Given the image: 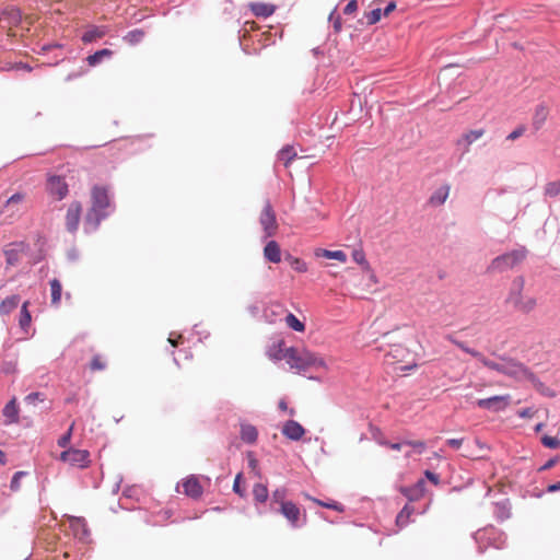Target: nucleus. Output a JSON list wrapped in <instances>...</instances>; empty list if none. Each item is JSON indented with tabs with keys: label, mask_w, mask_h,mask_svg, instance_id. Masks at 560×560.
Listing matches in <instances>:
<instances>
[{
	"label": "nucleus",
	"mask_w": 560,
	"mask_h": 560,
	"mask_svg": "<svg viewBox=\"0 0 560 560\" xmlns=\"http://www.w3.org/2000/svg\"><path fill=\"white\" fill-rule=\"evenodd\" d=\"M115 208L109 189L106 186L94 185L91 189V207L83 222L84 232L86 234L96 232L101 222L114 213Z\"/></svg>",
	"instance_id": "1"
},
{
	"label": "nucleus",
	"mask_w": 560,
	"mask_h": 560,
	"mask_svg": "<svg viewBox=\"0 0 560 560\" xmlns=\"http://www.w3.org/2000/svg\"><path fill=\"white\" fill-rule=\"evenodd\" d=\"M282 358L292 368L299 371H307L310 368H324L325 362L322 358L307 351L294 347L285 348Z\"/></svg>",
	"instance_id": "2"
},
{
	"label": "nucleus",
	"mask_w": 560,
	"mask_h": 560,
	"mask_svg": "<svg viewBox=\"0 0 560 560\" xmlns=\"http://www.w3.org/2000/svg\"><path fill=\"white\" fill-rule=\"evenodd\" d=\"M527 255V248L523 245H518L516 248L493 258L489 266V270L504 272L521 264Z\"/></svg>",
	"instance_id": "3"
},
{
	"label": "nucleus",
	"mask_w": 560,
	"mask_h": 560,
	"mask_svg": "<svg viewBox=\"0 0 560 560\" xmlns=\"http://www.w3.org/2000/svg\"><path fill=\"white\" fill-rule=\"evenodd\" d=\"M474 539L478 545V552L482 553L486 548L490 546L495 549L503 548L505 546L506 535L502 530L493 526H489L478 529L474 534Z\"/></svg>",
	"instance_id": "4"
},
{
	"label": "nucleus",
	"mask_w": 560,
	"mask_h": 560,
	"mask_svg": "<svg viewBox=\"0 0 560 560\" xmlns=\"http://www.w3.org/2000/svg\"><path fill=\"white\" fill-rule=\"evenodd\" d=\"M501 360L504 361L503 375L513 377L517 381H529L533 384L538 382L536 375L523 363L506 357H501Z\"/></svg>",
	"instance_id": "5"
},
{
	"label": "nucleus",
	"mask_w": 560,
	"mask_h": 560,
	"mask_svg": "<svg viewBox=\"0 0 560 560\" xmlns=\"http://www.w3.org/2000/svg\"><path fill=\"white\" fill-rule=\"evenodd\" d=\"M259 223L264 231V240L276 235L278 230V222L276 212L272 209L270 201H266L259 215Z\"/></svg>",
	"instance_id": "6"
},
{
	"label": "nucleus",
	"mask_w": 560,
	"mask_h": 560,
	"mask_svg": "<svg viewBox=\"0 0 560 560\" xmlns=\"http://www.w3.org/2000/svg\"><path fill=\"white\" fill-rule=\"evenodd\" d=\"M60 459L78 468H85L90 464V453L85 450L69 448L60 454Z\"/></svg>",
	"instance_id": "7"
},
{
	"label": "nucleus",
	"mask_w": 560,
	"mask_h": 560,
	"mask_svg": "<svg viewBox=\"0 0 560 560\" xmlns=\"http://www.w3.org/2000/svg\"><path fill=\"white\" fill-rule=\"evenodd\" d=\"M46 189L50 196L57 200H62L69 192L68 184L65 178L59 175H49L47 178Z\"/></svg>",
	"instance_id": "8"
},
{
	"label": "nucleus",
	"mask_w": 560,
	"mask_h": 560,
	"mask_svg": "<svg viewBox=\"0 0 560 560\" xmlns=\"http://www.w3.org/2000/svg\"><path fill=\"white\" fill-rule=\"evenodd\" d=\"M276 512L282 514L293 528L302 527L305 524V520L301 522L300 509L292 501L283 503Z\"/></svg>",
	"instance_id": "9"
},
{
	"label": "nucleus",
	"mask_w": 560,
	"mask_h": 560,
	"mask_svg": "<svg viewBox=\"0 0 560 560\" xmlns=\"http://www.w3.org/2000/svg\"><path fill=\"white\" fill-rule=\"evenodd\" d=\"M510 396L497 395L488 398H481L476 401V405L481 409H487L493 412L502 411L509 405Z\"/></svg>",
	"instance_id": "10"
},
{
	"label": "nucleus",
	"mask_w": 560,
	"mask_h": 560,
	"mask_svg": "<svg viewBox=\"0 0 560 560\" xmlns=\"http://www.w3.org/2000/svg\"><path fill=\"white\" fill-rule=\"evenodd\" d=\"M82 206L79 201H73L69 205L66 214V228L70 233H75L79 228L81 219Z\"/></svg>",
	"instance_id": "11"
},
{
	"label": "nucleus",
	"mask_w": 560,
	"mask_h": 560,
	"mask_svg": "<svg viewBox=\"0 0 560 560\" xmlns=\"http://www.w3.org/2000/svg\"><path fill=\"white\" fill-rule=\"evenodd\" d=\"M70 528L77 539L86 541L90 537V529L83 517L70 516Z\"/></svg>",
	"instance_id": "12"
},
{
	"label": "nucleus",
	"mask_w": 560,
	"mask_h": 560,
	"mask_svg": "<svg viewBox=\"0 0 560 560\" xmlns=\"http://www.w3.org/2000/svg\"><path fill=\"white\" fill-rule=\"evenodd\" d=\"M108 32L109 27L106 25H89L86 31L82 34L81 40L84 44H91L103 38Z\"/></svg>",
	"instance_id": "13"
},
{
	"label": "nucleus",
	"mask_w": 560,
	"mask_h": 560,
	"mask_svg": "<svg viewBox=\"0 0 560 560\" xmlns=\"http://www.w3.org/2000/svg\"><path fill=\"white\" fill-rule=\"evenodd\" d=\"M281 433L291 441H299L305 433L304 428L295 420H288L283 423Z\"/></svg>",
	"instance_id": "14"
},
{
	"label": "nucleus",
	"mask_w": 560,
	"mask_h": 560,
	"mask_svg": "<svg viewBox=\"0 0 560 560\" xmlns=\"http://www.w3.org/2000/svg\"><path fill=\"white\" fill-rule=\"evenodd\" d=\"M2 415L4 417V424L10 425L19 423V406L16 404L15 397H13L5 404V406L2 409Z\"/></svg>",
	"instance_id": "15"
},
{
	"label": "nucleus",
	"mask_w": 560,
	"mask_h": 560,
	"mask_svg": "<svg viewBox=\"0 0 560 560\" xmlns=\"http://www.w3.org/2000/svg\"><path fill=\"white\" fill-rule=\"evenodd\" d=\"M264 257L266 260L272 264H278L281 261V249L276 241L271 240L267 242L264 247Z\"/></svg>",
	"instance_id": "16"
},
{
	"label": "nucleus",
	"mask_w": 560,
	"mask_h": 560,
	"mask_svg": "<svg viewBox=\"0 0 560 560\" xmlns=\"http://www.w3.org/2000/svg\"><path fill=\"white\" fill-rule=\"evenodd\" d=\"M493 505V515L497 521L504 522L511 517V503L509 499L498 501Z\"/></svg>",
	"instance_id": "17"
},
{
	"label": "nucleus",
	"mask_w": 560,
	"mask_h": 560,
	"mask_svg": "<svg viewBox=\"0 0 560 560\" xmlns=\"http://www.w3.org/2000/svg\"><path fill=\"white\" fill-rule=\"evenodd\" d=\"M451 186L448 184L441 185L430 196L429 203L434 207L442 206L448 198Z\"/></svg>",
	"instance_id": "18"
},
{
	"label": "nucleus",
	"mask_w": 560,
	"mask_h": 560,
	"mask_svg": "<svg viewBox=\"0 0 560 560\" xmlns=\"http://www.w3.org/2000/svg\"><path fill=\"white\" fill-rule=\"evenodd\" d=\"M183 487L185 494L192 499H197L202 494V487L194 476L184 480Z\"/></svg>",
	"instance_id": "19"
},
{
	"label": "nucleus",
	"mask_w": 560,
	"mask_h": 560,
	"mask_svg": "<svg viewBox=\"0 0 560 560\" xmlns=\"http://www.w3.org/2000/svg\"><path fill=\"white\" fill-rule=\"evenodd\" d=\"M249 7L253 14L257 18L267 19L276 11V5L265 2H253Z\"/></svg>",
	"instance_id": "20"
},
{
	"label": "nucleus",
	"mask_w": 560,
	"mask_h": 560,
	"mask_svg": "<svg viewBox=\"0 0 560 560\" xmlns=\"http://www.w3.org/2000/svg\"><path fill=\"white\" fill-rule=\"evenodd\" d=\"M253 497L256 505L266 503L269 497L267 486L262 483H255L253 487ZM257 510L259 514L264 513V511L259 506H257Z\"/></svg>",
	"instance_id": "21"
},
{
	"label": "nucleus",
	"mask_w": 560,
	"mask_h": 560,
	"mask_svg": "<svg viewBox=\"0 0 560 560\" xmlns=\"http://www.w3.org/2000/svg\"><path fill=\"white\" fill-rule=\"evenodd\" d=\"M21 298L19 294H12L10 296H7L1 303H0V315L5 316L12 313L20 304Z\"/></svg>",
	"instance_id": "22"
},
{
	"label": "nucleus",
	"mask_w": 560,
	"mask_h": 560,
	"mask_svg": "<svg viewBox=\"0 0 560 560\" xmlns=\"http://www.w3.org/2000/svg\"><path fill=\"white\" fill-rule=\"evenodd\" d=\"M241 439L247 444H254L258 438V431L255 425L249 423L241 424Z\"/></svg>",
	"instance_id": "23"
},
{
	"label": "nucleus",
	"mask_w": 560,
	"mask_h": 560,
	"mask_svg": "<svg viewBox=\"0 0 560 560\" xmlns=\"http://www.w3.org/2000/svg\"><path fill=\"white\" fill-rule=\"evenodd\" d=\"M523 288H524V278L523 277L515 278V280L513 281L511 292L509 294V299H508V301L510 303H512L514 306H515V301H521L523 299L522 298Z\"/></svg>",
	"instance_id": "24"
},
{
	"label": "nucleus",
	"mask_w": 560,
	"mask_h": 560,
	"mask_svg": "<svg viewBox=\"0 0 560 560\" xmlns=\"http://www.w3.org/2000/svg\"><path fill=\"white\" fill-rule=\"evenodd\" d=\"M547 116H548V109L547 107L544 105V104H539L537 105L536 109H535V114H534V117H533V128L537 131L539 130L546 119H547Z\"/></svg>",
	"instance_id": "25"
},
{
	"label": "nucleus",
	"mask_w": 560,
	"mask_h": 560,
	"mask_svg": "<svg viewBox=\"0 0 560 560\" xmlns=\"http://www.w3.org/2000/svg\"><path fill=\"white\" fill-rule=\"evenodd\" d=\"M287 489L284 487L277 488L271 494L270 511L276 512L283 503H287Z\"/></svg>",
	"instance_id": "26"
},
{
	"label": "nucleus",
	"mask_w": 560,
	"mask_h": 560,
	"mask_svg": "<svg viewBox=\"0 0 560 560\" xmlns=\"http://www.w3.org/2000/svg\"><path fill=\"white\" fill-rule=\"evenodd\" d=\"M113 54V50L108 48L100 49L86 58L88 65L95 67L101 63L104 58H110Z\"/></svg>",
	"instance_id": "27"
},
{
	"label": "nucleus",
	"mask_w": 560,
	"mask_h": 560,
	"mask_svg": "<svg viewBox=\"0 0 560 560\" xmlns=\"http://www.w3.org/2000/svg\"><path fill=\"white\" fill-rule=\"evenodd\" d=\"M298 153L293 145H284L278 152V160L288 166L295 158Z\"/></svg>",
	"instance_id": "28"
},
{
	"label": "nucleus",
	"mask_w": 560,
	"mask_h": 560,
	"mask_svg": "<svg viewBox=\"0 0 560 560\" xmlns=\"http://www.w3.org/2000/svg\"><path fill=\"white\" fill-rule=\"evenodd\" d=\"M416 513L415 506L410 504H406L402 510L398 513L396 517V524L399 527H404L409 523V517L411 514Z\"/></svg>",
	"instance_id": "29"
},
{
	"label": "nucleus",
	"mask_w": 560,
	"mask_h": 560,
	"mask_svg": "<svg viewBox=\"0 0 560 560\" xmlns=\"http://www.w3.org/2000/svg\"><path fill=\"white\" fill-rule=\"evenodd\" d=\"M144 37V32L140 28L129 31L125 36L124 40L129 45L133 46L139 44Z\"/></svg>",
	"instance_id": "30"
},
{
	"label": "nucleus",
	"mask_w": 560,
	"mask_h": 560,
	"mask_svg": "<svg viewBox=\"0 0 560 560\" xmlns=\"http://www.w3.org/2000/svg\"><path fill=\"white\" fill-rule=\"evenodd\" d=\"M49 284H50V291H51V303L59 304V302L61 300V291H62L61 283L58 279L55 278L49 281Z\"/></svg>",
	"instance_id": "31"
},
{
	"label": "nucleus",
	"mask_w": 560,
	"mask_h": 560,
	"mask_svg": "<svg viewBox=\"0 0 560 560\" xmlns=\"http://www.w3.org/2000/svg\"><path fill=\"white\" fill-rule=\"evenodd\" d=\"M27 307H28V302H24L21 306V312H20L19 325L23 330H25L30 326L31 320H32L31 313L28 312Z\"/></svg>",
	"instance_id": "32"
},
{
	"label": "nucleus",
	"mask_w": 560,
	"mask_h": 560,
	"mask_svg": "<svg viewBox=\"0 0 560 560\" xmlns=\"http://www.w3.org/2000/svg\"><path fill=\"white\" fill-rule=\"evenodd\" d=\"M285 323L294 331L302 332L305 329V325L292 313L285 315Z\"/></svg>",
	"instance_id": "33"
},
{
	"label": "nucleus",
	"mask_w": 560,
	"mask_h": 560,
	"mask_svg": "<svg viewBox=\"0 0 560 560\" xmlns=\"http://www.w3.org/2000/svg\"><path fill=\"white\" fill-rule=\"evenodd\" d=\"M483 133V129L470 130L463 136V139L458 141V144H460V142L464 141L466 143V147H469L471 143L481 138Z\"/></svg>",
	"instance_id": "34"
},
{
	"label": "nucleus",
	"mask_w": 560,
	"mask_h": 560,
	"mask_svg": "<svg viewBox=\"0 0 560 560\" xmlns=\"http://www.w3.org/2000/svg\"><path fill=\"white\" fill-rule=\"evenodd\" d=\"M320 255L328 259H335V260H338L341 262L347 261V254L340 249H337V250L323 249Z\"/></svg>",
	"instance_id": "35"
},
{
	"label": "nucleus",
	"mask_w": 560,
	"mask_h": 560,
	"mask_svg": "<svg viewBox=\"0 0 560 560\" xmlns=\"http://www.w3.org/2000/svg\"><path fill=\"white\" fill-rule=\"evenodd\" d=\"M407 354L408 350L405 347L395 345L388 351L387 357L393 358L395 361H401Z\"/></svg>",
	"instance_id": "36"
},
{
	"label": "nucleus",
	"mask_w": 560,
	"mask_h": 560,
	"mask_svg": "<svg viewBox=\"0 0 560 560\" xmlns=\"http://www.w3.org/2000/svg\"><path fill=\"white\" fill-rule=\"evenodd\" d=\"M400 492L402 495H405L409 502L418 501L422 498L420 493H418V490L415 489L413 486L410 487H401Z\"/></svg>",
	"instance_id": "37"
},
{
	"label": "nucleus",
	"mask_w": 560,
	"mask_h": 560,
	"mask_svg": "<svg viewBox=\"0 0 560 560\" xmlns=\"http://www.w3.org/2000/svg\"><path fill=\"white\" fill-rule=\"evenodd\" d=\"M536 305V300L534 298H528L526 301H515V307L524 313H529L534 310Z\"/></svg>",
	"instance_id": "38"
},
{
	"label": "nucleus",
	"mask_w": 560,
	"mask_h": 560,
	"mask_svg": "<svg viewBox=\"0 0 560 560\" xmlns=\"http://www.w3.org/2000/svg\"><path fill=\"white\" fill-rule=\"evenodd\" d=\"M560 194V180L549 182L545 186V196L555 198Z\"/></svg>",
	"instance_id": "39"
},
{
	"label": "nucleus",
	"mask_w": 560,
	"mask_h": 560,
	"mask_svg": "<svg viewBox=\"0 0 560 560\" xmlns=\"http://www.w3.org/2000/svg\"><path fill=\"white\" fill-rule=\"evenodd\" d=\"M281 312H282L281 305L277 304V305L271 306L270 308H265L264 313H262V317L266 322L273 323L275 319L271 318L270 316H276Z\"/></svg>",
	"instance_id": "40"
},
{
	"label": "nucleus",
	"mask_w": 560,
	"mask_h": 560,
	"mask_svg": "<svg viewBox=\"0 0 560 560\" xmlns=\"http://www.w3.org/2000/svg\"><path fill=\"white\" fill-rule=\"evenodd\" d=\"M315 503H317L318 505L320 506H324L326 509H330V510H335L337 512H343L345 511V506L339 503V502H336V501H332V502H324L322 500H318V499H312Z\"/></svg>",
	"instance_id": "41"
},
{
	"label": "nucleus",
	"mask_w": 560,
	"mask_h": 560,
	"mask_svg": "<svg viewBox=\"0 0 560 560\" xmlns=\"http://www.w3.org/2000/svg\"><path fill=\"white\" fill-rule=\"evenodd\" d=\"M541 444L545 447L555 450L560 447V440L557 436L544 435L541 438Z\"/></svg>",
	"instance_id": "42"
},
{
	"label": "nucleus",
	"mask_w": 560,
	"mask_h": 560,
	"mask_svg": "<svg viewBox=\"0 0 560 560\" xmlns=\"http://www.w3.org/2000/svg\"><path fill=\"white\" fill-rule=\"evenodd\" d=\"M406 445L412 447L413 452L418 455H421L424 453L427 445L422 441H411V440H405Z\"/></svg>",
	"instance_id": "43"
},
{
	"label": "nucleus",
	"mask_w": 560,
	"mask_h": 560,
	"mask_svg": "<svg viewBox=\"0 0 560 560\" xmlns=\"http://www.w3.org/2000/svg\"><path fill=\"white\" fill-rule=\"evenodd\" d=\"M45 400V395L40 392H33V393H30L28 395L25 396L24 398V401L27 404V405H36V402L38 401H44Z\"/></svg>",
	"instance_id": "44"
},
{
	"label": "nucleus",
	"mask_w": 560,
	"mask_h": 560,
	"mask_svg": "<svg viewBox=\"0 0 560 560\" xmlns=\"http://www.w3.org/2000/svg\"><path fill=\"white\" fill-rule=\"evenodd\" d=\"M370 431L372 433L373 439L375 442L381 446H386L388 444V441L383 436V433L378 428L370 427Z\"/></svg>",
	"instance_id": "45"
},
{
	"label": "nucleus",
	"mask_w": 560,
	"mask_h": 560,
	"mask_svg": "<svg viewBox=\"0 0 560 560\" xmlns=\"http://www.w3.org/2000/svg\"><path fill=\"white\" fill-rule=\"evenodd\" d=\"M382 18V9L376 8L366 13V20L369 25L376 24Z\"/></svg>",
	"instance_id": "46"
},
{
	"label": "nucleus",
	"mask_w": 560,
	"mask_h": 560,
	"mask_svg": "<svg viewBox=\"0 0 560 560\" xmlns=\"http://www.w3.org/2000/svg\"><path fill=\"white\" fill-rule=\"evenodd\" d=\"M5 261L10 266H14L19 262V252L16 249L4 250Z\"/></svg>",
	"instance_id": "47"
},
{
	"label": "nucleus",
	"mask_w": 560,
	"mask_h": 560,
	"mask_svg": "<svg viewBox=\"0 0 560 560\" xmlns=\"http://www.w3.org/2000/svg\"><path fill=\"white\" fill-rule=\"evenodd\" d=\"M329 22L332 23L335 32H340L342 24H341V16L337 14L336 9L331 11L329 14Z\"/></svg>",
	"instance_id": "48"
},
{
	"label": "nucleus",
	"mask_w": 560,
	"mask_h": 560,
	"mask_svg": "<svg viewBox=\"0 0 560 560\" xmlns=\"http://www.w3.org/2000/svg\"><path fill=\"white\" fill-rule=\"evenodd\" d=\"M25 475H26V472L21 471V470L14 472V475L12 476L11 481H10V489L12 491H18L20 489V480Z\"/></svg>",
	"instance_id": "49"
},
{
	"label": "nucleus",
	"mask_w": 560,
	"mask_h": 560,
	"mask_svg": "<svg viewBox=\"0 0 560 560\" xmlns=\"http://www.w3.org/2000/svg\"><path fill=\"white\" fill-rule=\"evenodd\" d=\"M72 428L73 425H71L68 431L58 439V445L60 447H67L69 445L72 435Z\"/></svg>",
	"instance_id": "50"
},
{
	"label": "nucleus",
	"mask_w": 560,
	"mask_h": 560,
	"mask_svg": "<svg viewBox=\"0 0 560 560\" xmlns=\"http://www.w3.org/2000/svg\"><path fill=\"white\" fill-rule=\"evenodd\" d=\"M457 347L462 349L464 352L470 354L471 357L478 359L481 358V352L468 347L465 342L460 341V343H457Z\"/></svg>",
	"instance_id": "51"
},
{
	"label": "nucleus",
	"mask_w": 560,
	"mask_h": 560,
	"mask_svg": "<svg viewBox=\"0 0 560 560\" xmlns=\"http://www.w3.org/2000/svg\"><path fill=\"white\" fill-rule=\"evenodd\" d=\"M90 368L93 371H102L106 368V364L104 362H102V360L98 355H94L90 363Z\"/></svg>",
	"instance_id": "52"
},
{
	"label": "nucleus",
	"mask_w": 560,
	"mask_h": 560,
	"mask_svg": "<svg viewBox=\"0 0 560 560\" xmlns=\"http://www.w3.org/2000/svg\"><path fill=\"white\" fill-rule=\"evenodd\" d=\"M242 474H237L233 483V491L240 497H245V490L241 487Z\"/></svg>",
	"instance_id": "53"
},
{
	"label": "nucleus",
	"mask_w": 560,
	"mask_h": 560,
	"mask_svg": "<svg viewBox=\"0 0 560 560\" xmlns=\"http://www.w3.org/2000/svg\"><path fill=\"white\" fill-rule=\"evenodd\" d=\"M4 374H12L16 371V363L13 361H4L1 366Z\"/></svg>",
	"instance_id": "54"
},
{
	"label": "nucleus",
	"mask_w": 560,
	"mask_h": 560,
	"mask_svg": "<svg viewBox=\"0 0 560 560\" xmlns=\"http://www.w3.org/2000/svg\"><path fill=\"white\" fill-rule=\"evenodd\" d=\"M526 128L525 126H520L516 129H514L512 132H510L506 137L508 140L514 141L518 139L521 136L524 135Z\"/></svg>",
	"instance_id": "55"
},
{
	"label": "nucleus",
	"mask_w": 560,
	"mask_h": 560,
	"mask_svg": "<svg viewBox=\"0 0 560 560\" xmlns=\"http://www.w3.org/2000/svg\"><path fill=\"white\" fill-rule=\"evenodd\" d=\"M247 311L255 318L262 317L261 310H260V306L258 305V303H253V304L248 305Z\"/></svg>",
	"instance_id": "56"
},
{
	"label": "nucleus",
	"mask_w": 560,
	"mask_h": 560,
	"mask_svg": "<svg viewBox=\"0 0 560 560\" xmlns=\"http://www.w3.org/2000/svg\"><path fill=\"white\" fill-rule=\"evenodd\" d=\"M292 266H294V269L299 272H306L307 271V265L304 260L300 258H294Z\"/></svg>",
	"instance_id": "57"
},
{
	"label": "nucleus",
	"mask_w": 560,
	"mask_h": 560,
	"mask_svg": "<svg viewBox=\"0 0 560 560\" xmlns=\"http://www.w3.org/2000/svg\"><path fill=\"white\" fill-rule=\"evenodd\" d=\"M358 9V2L357 0H350L346 7L343 8V13L347 14V15H350L352 14L353 12H355Z\"/></svg>",
	"instance_id": "58"
},
{
	"label": "nucleus",
	"mask_w": 560,
	"mask_h": 560,
	"mask_svg": "<svg viewBox=\"0 0 560 560\" xmlns=\"http://www.w3.org/2000/svg\"><path fill=\"white\" fill-rule=\"evenodd\" d=\"M425 477L434 485L440 483V476L431 470H425L424 472Z\"/></svg>",
	"instance_id": "59"
},
{
	"label": "nucleus",
	"mask_w": 560,
	"mask_h": 560,
	"mask_svg": "<svg viewBox=\"0 0 560 560\" xmlns=\"http://www.w3.org/2000/svg\"><path fill=\"white\" fill-rule=\"evenodd\" d=\"M463 439H448L446 444L454 450H458L463 445Z\"/></svg>",
	"instance_id": "60"
},
{
	"label": "nucleus",
	"mask_w": 560,
	"mask_h": 560,
	"mask_svg": "<svg viewBox=\"0 0 560 560\" xmlns=\"http://www.w3.org/2000/svg\"><path fill=\"white\" fill-rule=\"evenodd\" d=\"M477 360L479 362H481L483 366H486L490 370H493V366L495 365L494 361L487 359L482 353H481V358H478Z\"/></svg>",
	"instance_id": "61"
},
{
	"label": "nucleus",
	"mask_w": 560,
	"mask_h": 560,
	"mask_svg": "<svg viewBox=\"0 0 560 560\" xmlns=\"http://www.w3.org/2000/svg\"><path fill=\"white\" fill-rule=\"evenodd\" d=\"M24 198V195L21 194V192H15L13 194L8 200H7V203L10 205V203H18V202H21Z\"/></svg>",
	"instance_id": "62"
},
{
	"label": "nucleus",
	"mask_w": 560,
	"mask_h": 560,
	"mask_svg": "<svg viewBox=\"0 0 560 560\" xmlns=\"http://www.w3.org/2000/svg\"><path fill=\"white\" fill-rule=\"evenodd\" d=\"M415 489L418 490V493H420L422 497L425 492V481L423 479H419L415 485H412Z\"/></svg>",
	"instance_id": "63"
},
{
	"label": "nucleus",
	"mask_w": 560,
	"mask_h": 560,
	"mask_svg": "<svg viewBox=\"0 0 560 560\" xmlns=\"http://www.w3.org/2000/svg\"><path fill=\"white\" fill-rule=\"evenodd\" d=\"M396 9V3L390 1L386 4V7L382 10V15H389Z\"/></svg>",
	"instance_id": "64"
}]
</instances>
